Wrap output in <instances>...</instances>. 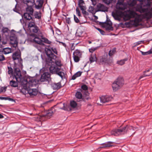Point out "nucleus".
<instances>
[{
  "label": "nucleus",
  "mask_w": 152,
  "mask_h": 152,
  "mask_svg": "<svg viewBox=\"0 0 152 152\" xmlns=\"http://www.w3.org/2000/svg\"><path fill=\"white\" fill-rule=\"evenodd\" d=\"M10 43L12 46L15 48L17 46L18 42L15 36H11L10 37Z\"/></svg>",
  "instance_id": "12"
},
{
  "label": "nucleus",
  "mask_w": 152,
  "mask_h": 152,
  "mask_svg": "<svg viewBox=\"0 0 152 152\" xmlns=\"http://www.w3.org/2000/svg\"><path fill=\"white\" fill-rule=\"evenodd\" d=\"M76 53L74 51L73 53L74 59L75 62H76V55L75 54Z\"/></svg>",
  "instance_id": "58"
},
{
  "label": "nucleus",
  "mask_w": 152,
  "mask_h": 152,
  "mask_svg": "<svg viewBox=\"0 0 152 152\" xmlns=\"http://www.w3.org/2000/svg\"><path fill=\"white\" fill-rule=\"evenodd\" d=\"M8 73L9 75H13V79L15 78L18 82H21L22 81V76L20 69L18 68L14 67V71L12 68L10 66L7 67Z\"/></svg>",
  "instance_id": "1"
},
{
  "label": "nucleus",
  "mask_w": 152,
  "mask_h": 152,
  "mask_svg": "<svg viewBox=\"0 0 152 152\" xmlns=\"http://www.w3.org/2000/svg\"><path fill=\"white\" fill-rule=\"evenodd\" d=\"M70 105L64 103L63 106L60 109L67 111H71L72 108L76 107V102L74 100H71L70 102Z\"/></svg>",
  "instance_id": "8"
},
{
  "label": "nucleus",
  "mask_w": 152,
  "mask_h": 152,
  "mask_svg": "<svg viewBox=\"0 0 152 152\" xmlns=\"http://www.w3.org/2000/svg\"><path fill=\"white\" fill-rule=\"evenodd\" d=\"M51 80L50 74L48 72H44L42 75L40 79V81L41 82H47L50 83Z\"/></svg>",
  "instance_id": "9"
},
{
  "label": "nucleus",
  "mask_w": 152,
  "mask_h": 152,
  "mask_svg": "<svg viewBox=\"0 0 152 152\" xmlns=\"http://www.w3.org/2000/svg\"><path fill=\"white\" fill-rule=\"evenodd\" d=\"M95 28L96 29H97L100 32V33L102 34L103 35H104L105 32L103 30L101 29H100L99 28H97L96 27H95Z\"/></svg>",
  "instance_id": "47"
},
{
  "label": "nucleus",
  "mask_w": 152,
  "mask_h": 152,
  "mask_svg": "<svg viewBox=\"0 0 152 152\" xmlns=\"http://www.w3.org/2000/svg\"><path fill=\"white\" fill-rule=\"evenodd\" d=\"M49 64L50 66L49 67V70L50 72L52 74H56L63 79V76L64 75V72L61 71V68H59L56 65L53 64L52 63H48Z\"/></svg>",
  "instance_id": "4"
},
{
  "label": "nucleus",
  "mask_w": 152,
  "mask_h": 152,
  "mask_svg": "<svg viewBox=\"0 0 152 152\" xmlns=\"http://www.w3.org/2000/svg\"><path fill=\"white\" fill-rule=\"evenodd\" d=\"M48 48L45 50L46 53L48 58L47 59V62L48 61L50 62L52 61V59L55 60L56 58V56L52 53V51L55 54H57V51L56 48L51 46V45L48 46Z\"/></svg>",
  "instance_id": "2"
},
{
  "label": "nucleus",
  "mask_w": 152,
  "mask_h": 152,
  "mask_svg": "<svg viewBox=\"0 0 152 152\" xmlns=\"http://www.w3.org/2000/svg\"><path fill=\"white\" fill-rule=\"evenodd\" d=\"M116 48H113L112 49L110 50L108 53L109 55L111 57L116 52Z\"/></svg>",
  "instance_id": "31"
},
{
  "label": "nucleus",
  "mask_w": 152,
  "mask_h": 152,
  "mask_svg": "<svg viewBox=\"0 0 152 152\" xmlns=\"http://www.w3.org/2000/svg\"><path fill=\"white\" fill-rule=\"evenodd\" d=\"M113 142L108 141L105 143L101 144L102 145L99 147L100 148H108L112 146Z\"/></svg>",
  "instance_id": "14"
},
{
  "label": "nucleus",
  "mask_w": 152,
  "mask_h": 152,
  "mask_svg": "<svg viewBox=\"0 0 152 152\" xmlns=\"http://www.w3.org/2000/svg\"><path fill=\"white\" fill-rule=\"evenodd\" d=\"M4 100H9V101H11V102H14L15 101V100L13 99L12 98H10L9 97H4Z\"/></svg>",
  "instance_id": "50"
},
{
  "label": "nucleus",
  "mask_w": 152,
  "mask_h": 152,
  "mask_svg": "<svg viewBox=\"0 0 152 152\" xmlns=\"http://www.w3.org/2000/svg\"><path fill=\"white\" fill-rule=\"evenodd\" d=\"M149 51L150 53H151V54H152V47L150 49V50H149Z\"/></svg>",
  "instance_id": "64"
},
{
  "label": "nucleus",
  "mask_w": 152,
  "mask_h": 152,
  "mask_svg": "<svg viewBox=\"0 0 152 152\" xmlns=\"http://www.w3.org/2000/svg\"><path fill=\"white\" fill-rule=\"evenodd\" d=\"M128 13L130 16V18H134L137 15V13L133 11H129Z\"/></svg>",
  "instance_id": "33"
},
{
  "label": "nucleus",
  "mask_w": 152,
  "mask_h": 152,
  "mask_svg": "<svg viewBox=\"0 0 152 152\" xmlns=\"http://www.w3.org/2000/svg\"><path fill=\"white\" fill-rule=\"evenodd\" d=\"M115 82L121 87L124 84V79L122 77H118Z\"/></svg>",
  "instance_id": "20"
},
{
  "label": "nucleus",
  "mask_w": 152,
  "mask_h": 152,
  "mask_svg": "<svg viewBox=\"0 0 152 152\" xmlns=\"http://www.w3.org/2000/svg\"><path fill=\"white\" fill-rule=\"evenodd\" d=\"M48 63H52L54 65H56L59 68H60V67L62 65L61 61H56L55 60H55L52 59V61L51 62H50L48 61L47 62V59L46 60V64H48Z\"/></svg>",
  "instance_id": "16"
},
{
  "label": "nucleus",
  "mask_w": 152,
  "mask_h": 152,
  "mask_svg": "<svg viewBox=\"0 0 152 152\" xmlns=\"http://www.w3.org/2000/svg\"><path fill=\"white\" fill-rule=\"evenodd\" d=\"M53 109V108H52V110H49L48 111H47L45 115H42V117H47L48 118H50V116H52L53 113V112L52 110Z\"/></svg>",
  "instance_id": "19"
},
{
  "label": "nucleus",
  "mask_w": 152,
  "mask_h": 152,
  "mask_svg": "<svg viewBox=\"0 0 152 152\" xmlns=\"http://www.w3.org/2000/svg\"><path fill=\"white\" fill-rule=\"evenodd\" d=\"M152 74V72L151 74H150L149 75H146L145 74H144L143 75H142V76H140V77L139 78V79H141V78H142L143 77L150 76Z\"/></svg>",
  "instance_id": "53"
},
{
  "label": "nucleus",
  "mask_w": 152,
  "mask_h": 152,
  "mask_svg": "<svg viewBox=\"0 0 152 152\" xmlns=\"http://www.w3.org/2000/svg\"><path fill=\"white\" fill-rule=\"evenodd\" d=\"M112 87L114 91H116L121 87L115 81L112 84Z\"/></svg>",
  "instance_id": "25"
},
{
  "label": "nucleus",
  "mask_w": 152,
  "mask_h": 152,
  "mask_svg": "<svg viewBox=\"0 0 152 152\" xmlns=\"http://www.w3.org/2000/svg\"><path fill=\"white\" fill-rule=\"evenodd\" d=\"M32 30L33 32L34 33H37L39 31V29L37 26H35L32 29Z\"/></svg>",
  "instance_id": "39"
},
{
  "label": "nucleus",
  "mask_w": 152,
  "mask_h": 152,
  "mask_svg": "<svg viewBox=\"0 0 152 152\" xmlns=\"http://www.w3.org/2000/svg\"><path fill=\"white\" fill-rule=\"evenodd\" d=\"M20 56L21 53L20 50L17 51L12 54V58L15 66H22L23 60Z\"/></svg>",
  "instance_id": "5"
},
{
  "label": "nucleus",
  "mask_w": 152,
  "mask_h": 152,
  "mask_svg": "<svg viewBox=\"0 0 152 152\" xmlns=\"http://www.w3.org/2000/svg\"><path fill=\"white\" fill-rule=\"evenodd\" d=\"M7 89V87H0V93L2 92H5Z\"/></svg>",
  "instance_id": "43"
},
{
  "label": "nucleus",
  "mask_w": 152,
  "mask_h": 152,
  "mask_svg": "<svg viewBox=\"0 0 152 152\" xmlns=\"http://www.w3.org/2000/svg\"><path fill=\"white\" fill-rule=\"evenodd\" d=\"M94 9L93 7L91 6H90L89 7V9L88 10V11L89 12L91 13H93L94 12Z\"/></svg>",
  "instance_id": "49"
},
{
  "label": "nucleus",
  "mask_w": 152,
  "mask_h": 152,
  "mask_svg": "<svg viewBox=\"0 0 152 152\" xmlns=\"http://www.w3.org/2000/svg\"><path fill=\"white\" fill-rule=\"evenodd\" d=\"M3 53L1 51H0V61H2L5 60V58L3 55Z\"/></svg>",
  "instance_id": "41"
},
{
  "label": "nucleus",
  "mask_w": 152,
  "mask_h": 152,
  "mask_svg": "<svg viewBox=\"0 0 152 152\" xmlns=\"http://www.w3.org/2000/svg\"><path fill=\"white\" fill-rule=\"evenodd\" d=\"M22 79H23L22 80V82H18V83H23V80H24V79L22 77ZM16 81H15L13 80H12L11 81H10V85L12 87H16L18 86V82L16 80Z\"/></svg>",
  "instance_id": "18"
},
{
  "label": "nucleus",
  "mask_w": 152,
  "mask_h": 152,
  "mask_svg": "<svg viewBox=\"0 0 152 152\" xmlns=\"http://www.w3.org/2000/svg\"><path fill=\"white\" fill-rule=\"evenodd\" d=\"M143 41H138L137 42V45H139V44H141V43H143Z\"/></svg>",
  "instance_id": "62"
},
{
  "label": "nucleus",
  "mask_w": 152,
  "mask_h": 152,
  "mask_svg": "<svg viewBox=\"0 0 152 152\" xmlns=\"http://www.w3.org/2000/svg\"><path fill=\"white\" fill-rule=\"evenodd\" d=\"M142 2V4H144V6L149 7L151 5V3L149 0H138Z\"/></svg>",
  "instance_id": "24"
},
{
  "label": "nucleus",
  "mask_w": 152,
  "mask_h": 152,
  "mask_svg": "<svg viewBox=\"0 0 152 152\" xmlns=\"http://www.w3.org/2000/svg\"><path fill=\"white\" fill-rule=\"evenodd\" d=\"M132 1V2H129V4L130 6H134L135 4V2L134 1V0H130V1L131 2Z\"/></svg>",
  "instance_id": "54"
},
{
  "label": "nucleus",
  "mask_w": 152,
  "mask_h": 152,
  "mask_svg": "<svg viewBox=\"0 0 152 152\" xmlns=\"http://www.w3.org/2000/svg\"><path fill=\"white\" fill-rule=\"evenodd\" d=\"M31 20V21L29 22L28 26L30 27H34V26H35L34 19V18H32V19H31L30 20Z\"/></svg>",
  "instance_id": "30"
},
{
  "label": "nucleus",
  "mask_w": 152,
  "mask_h": 152,
  "mask_svg": "<svg viewBox=\"0 0 152 152\" xmlns=\"http://www.w3.org/2000/svg\"><path fill=\"white\" fill-rule=\"evenodd\" d=\"M96 7L98 11L105 12L107 10V8L102 4L99 3Z\"/></svg>",
  "instance_id": "15"
},
{
  "label": "nucleus",
  "mask_w": 152,
  "mask_h": 152,
  "mask_svg": "<svg viewBox=\"0 0 152 152\" xmlns=\"http://www.w3.org/2000/svg\"><path fill=\"white\" fill-rule=\"evenodd\" d=\"M81 88L83 90L86 91L88 89V87L86 84H83L81 86Z\"/></svg>",
  "instance_id": "46"
},
{
  "label": "nucleus",
  "mask_w": 152,
  "mask_h": 152,
  "mask_svg": "<svg viewBox=\"0 0 152 152\" xmlns=\"http://www.w3.org/2000/svg\"><path fill=\"white\" fill-rule=\"evenodd\" d=\"M96 50V48H91L89 49V51L91 53H92L94 51H95Z\"/></svg>",
  "instance_id": "55"
},
{
  "label": "nucleus",
  "mask_w": 152,
  "mask_h": 152,
  "mask_svg": "<svg viewBox=\"0 0 152 152\" xmlns=\"http://www.w3.org/2000/svg\"><path fill=\"white\" fill-rule=\"evenodd\" d=\"M16 5L15 6V8H14L13 9V10L14 11V12H17V13H18L19 14H20V10L17 9L16 8Z\"/></svg>",
  "instance_id": "52"
},
{
  "label": "nucleus",
  "mask_w": 152,
  "mask_h": 152,
  "mask_svg": "<svg viewBox=\"0 0 152 152\" xmlns=\"http://www.w3.org/2000/svg\"><path fill=\"white\" fill-rule=\"evenodd\" d=\"M128 60L127 58H125L124 59L121 60L119 61H118L117 62V64L120 65H122L124 64L125 61Z\"/></svg>",
  "instance_id": "34"
},
{
  "label": "nucleus",
  "mask_w": 152,
  "mask_h": 152,
  "mask_svg": "<svg viewBox=\"0 0 152 152\" xmlns=\"http://www.w3.org/2000/svg\"><path fill=\"white\" fill-rule=\"evenodd\" d=\"M77 14H78V15L79 16H80L81 15V14H80V12L78 8L77 7Z\"/></svg>",
  "instance_id": "57"
},
{
  "label": "nucleus",
  "mask_w": 152,
  "mask_h": 152,
  "mask_svg": "<svg viewBox=\"0 0 152 152\" xmlns=\"http://www.w3.org/2000/svg\"><path fill=\"white\" fill-rule=\"evenodd\" d=\"M112 15L115 19L120 20V18L119 16L116 13H112Z\"/></svg>",
  "instance_id": "36"
},
{
  "label": "nucleus",
  "mask_w": 152,
  "mask_h": 152,
  "mask_svg": "<svg viewBox=\"0 0 152 152\" xmlns=\"http://www.w3.org/2000/svg\"><path fill=\"white\" fill-rule=\"evenodd\" d=\"M34 9L32 6H27L26 9V12L23 15V17L27 20H30L32 19V16H33Z\"/></svg>",
  "instance_id": "6"
},
{
  "label": "nucleus",
  "mask_w": 152,
  "mask_h": 152,
  "mask_svg": "<svg viewBox=\"0 0 152 152\" xmlns=\"http://www.w3.org/2000/svg\"><path fill=\"white\" fill-rule=\"evenodd\" d=\"M83 72L81 71H78L77 72V77L80 76Z\"/></svg>",
  "instance_id": "56"
},
{
  "label": "nucleus",
  "mask_w": 152,
  "mask_h": 152,
  "mask_svg": "<svg viewBox=\"0 0 152 152\" xmlns=\"http://www.w3.org/2000/svg\"><path fill=\"white\" fill-rule=\"evenodd\" d=\"M123 18L124 20L127 21L130 20V16L129 14L126 12H124L122 14Z\"/></svg>",
  "instance_id": "26"
},
{
  "label": "nucleus",
  "mask_w": 152,
  "mask_h": 152,
  "mask_svg": "<svg viewBox=\"0 0 152 152\" xmlns=\"http://www.w3.org/2000/svg\"><path fill=\"white\" fill-rule=\"evenodd\" d=\"M134 130L133 127L132 126L127 125L126 126L119 129H115L111 132L112 135L117 136L120 134H123L127 133L129 131Z\"/></svg>",
  "instance_id": "3"
},
{
  "label": "nucleus",
  "mask_w": 152,
  "mask_h": 152,
  "mask_svg": "<svg viewBox=\"0 0 152 152\" xmlns=\"http://www.w3.org/2000/svg\"><path fill=\"white\" fill-rule=\"evenodd\" d=\"M51 87L54 90H57L60 89L61 87V82L58 83H52L50 84Z\"/></svg>",
  "instance_id": "13"
},
{
  "label": "nucleus",
  "mask_w": 152,
  "mask_h": 152,
  "mask_svg": "<svg viewBox=\"0 0 152 152\" xmlns=\"http://www.w3.org/2000/svg\"><path fill=\"white\" fill-rule=\"evenodd\" d=\"M100 102L102 103H105L112 100V97L111 96H103L100 98Z\"/></svg>",
  "instance_id": "11"
},
{
  "label": "nucleus",
  "mask_w": 152,
  "mask_h": 152,
  "mask_svg": "<svg viewBox=\"0 0 152 152\" xmlns=\"http://www.w3.org/2000/svg\"><path fill=\"white\" fill-rule=\"evenodd\" d=\"M76 78V73L74 75L72 76V79L73 80H75Z\"/></svg>",
  "instance_id": "60"
},
{
  "label": "nucleus",
  "mask_w": 152,
  "mask_h": 152,
  "mask_svg": "<svg viewBox=\"0 0 152 152\" xmlns=\"http://www.w3.org/2000/svg\"><path fill=\"white\" fill-rule=\"evenodd\" d=\"M30 83H33V85H35L36 81L34 80H30L29 82V83L30 84Z\"/></svg>",
  "instance_id": "59"
},
{
  "label": "nucleus",
  "mask_w": 152,
  "mask_h": 152,
  "mask_svg": "<svg viewBox=\"0 0 152 152\" xmlns=\"http://www.w3.org/2000/svg\"><path fill=\"white\" fill-rule=\"evenodd\" d=\"M34 42L40 45H44V44L43 41L39 37H35L33 39Z\"/></svg>",
  "instance_id": "21"
},
{
  "label": "nucleus",
  "mask_w": 152,
  "mask_h": 152,
  "mask_svg": "<svg viewBox=\"0 0 152 152\" xmlns=\"http://www.w3.org/2000/svg\"><path fill=\"white\" fill-rule=\"evenodd\" d=\"M103 1L107 4H109L112 2L113 1L112 0H103Z\"/></svg>",
  "instance_id": "51"
},
{
  "label": "nucleus",
  "mask_w": 152,
  "mask_h": 152,
  "mask_svg": "<svg viewBox=\"0 0 152 152\" xmlns=\"http://www.w3.org/2000/svg\"><path fill=\"white\" fill-rule=\"evenodd\" d=\"M84 4V1L83 0H79L78 1V6L82 10V13L85 15H88V13L86 10V8Z\"/></svg>",
  "instance_id": "10"
},
{
  "label": "nucleus",
  "mask_w": 152,
  "mask_h": 152,
  "mask_svg": "<svg viewBox=\"0 0 152 152\" xmlns=\"http://www.w3.org/2000/svg\"><path fill=\"white\" fill-rule=\"evenodd\" d=\"M82 95L80 92L77 91V98L81 99L82 98Z\"/></svg>",
  "instance_id": "38"
},
{
  "label": "nucleus",
  "mask_w": 152,
  "mask_h": 152,
  "mask_svg": "<svg viewBox=\"0 0 152 152\" xmlns=\"http://www.w3.org/2000/svg\"><path fill=\"white\" fill-rule=\"evenodd\" d=\"M42 39L44 40V42L45 43L47 44H50L51 43V42L49 41L48 39L47 38H42Z\"/></svg>",
  "instance_id": "45"
},
{
  "label": "nucleus",
  "mask_w": 152,
  "mask_h": 152,
  "mask_svg": "<svg viewBox=\"0 0 152 152\" xmlns=\"http://www.w3.org/2000/svg\"><path fill=\"white\" fill-rule=\"evenodd\" d=\"M105 29L107 31H113V28L112 25H109L106 26Z\"/></svg>",
  "instance_id": "37"
},
{
  "label": "nucleus",
  "mask_w": 152,
  "mask_h": 152,
  "mask_svg": "<svg viewBox=\"0 0 152 152\" xmlns=\"http://www.w3.org/2000/svg\"><path fill=\"white\" fill-rule=\"evenodd\" d=\"M24 94H28L30 96L34 97L37 95L38 93V90L36 88H31L29 87L26 88L22 89L21 90Z\"/></svg>",
  "instance_id": "7"
},
{
  "label": "nucleus",
  "mask_w": 152,
  "mask_h": 152,
  "mask_svg": "<svg viewBox=\"0 0 152 152\" xmlns=\"http://www.w3.org/2000/svg\"><path fill=\"white\" fill-rule=\"evenodd\" d=\"M82 53L80 50L77 49V62L79 61L80 58H82Z\"/></svg>",
  "instance_id": "27"
},
{
  "label": "nucleus",
  "mask_w": 152,
  "mask_h": 152,
  "mask_svg": "<svg viewBox=\"0 0 152 152\" xmlns=\"http://www.w3.org/2000/svg\"><path fill=\"white\" fill-rule=\"evenodd\" d=\"M11 48L7 47L3 48L1 52L4 54H7L11 53Z\"/></svg>",
  "instance_id": "23"
},
{
  "label": "nucleus",
  "mask_w": 152,
  "mask_h": 152,
  "mask_svg": "<svg viewBox=\"0 0 152 152\" xmlns=\"http://www.w3.org/2000/svg\"><path fill=\"white\" fill-rule=\"evenodd\" d=\"M116 8L119 10H124L126 9V5H125L121 6L116 5Z\"/></svg>",
  "instance_id": "35"
},
{
  "label": "nucleus",
  "mask_w": 152,
  "mask_h": 152,
  "mask_svg": "<svg viewBox=\"0 0 152 152\" xmlns=\"http://www.w3.org/2000/svg\"><path fill=\"white\" fill-rule=\"evenodd\" d=\"M34 16L35 18L37 19H40L41 18L42 14L40 11H36L34 12Z\"/></svg>",
  "instance_id": "28"
},
{
  "label": "nucleus",
  "mask_w": 152,
  "mask_h": 152,
  "mask_svg": "<svg viewBox=\"0 0 152 152\" xmlns=\"http://www.w3.org/2000/svg\"><path fill=\"white\" fill-rule=\"evenodd\" d=\"M9 30L7 28L3 27L2 29V31L3 33H8Z\"/></svg>",
  "instance_id": "44"
},
{
  "label": "nucleus",
  "mask_w": 152,
  "mask_h": 152,
  "mask_svg": "<svg viewBox=\"0 0 152 152\" xmlns=\"http://www.w3.org/2000/svg\"><path fill=\"white\" fill-rule=\"evenodd\" d=\"M38 3V4H36L35 5V7L36 8L38 9H41L42 7L43 2L41 0H39L37 1Z\"/></svg>",
  "instance_id": "29"
},
{
  "label": "nucleus",
  "mask_w": 152,
  "mask_h": 152,
  "mask_svg": "<svg viewBox=\"0 0 152 152\" xmlns=\"http://www.w3.org/2000/svg\"><path fill=\"white\" fill-rule=\"evenodd\" d=\"M96 59V57L94 56H91L89 58V60L91 63H92L95 61Z\"/></svg>",
  "instance_id": "42"
},
{
  "label": "nucleus",
  "mask_w": 152,
  "mask_h": 152,
  "mask_svg": "<svg viewBox=\"0 0 152 152\" xmlns=\"http://www.w3.org/2000/svg\"><path fill=\"white\" fill-rule=\"evenodd\" d=\"M4 97H0V99L3 100H4Z\"/></svg>",
  "instance_id": "63"
},
{
  "label": "nucleus",
  "mask_w": 152,
  "mask_h": 152,
  "mask_svg": "<svg viewBox=\"0 0 152 152\" xmlns=\"http://www.w3.org/2000/svg\"><path fill=\"white\" fill-rule=\"evenodd\" d=\"M107 21H106L104 22H99L100 24H101L102 23H105L108 26L112 25V23L111 21L110 20H108L107 16Z\"/></svg>",
  "instance_id": "32"
},
{
  "label": "nucleus",
  "mask_w": 152,
  "mask_h": 152,
  "mask_svg": "<svg viewBox=\"0 0 152 152\" xmlns=\"http://www.w3.org/2000/svg\"><path fill=\"white\" fill-rule=\"evenodd\" d=\"M125 4L123 0H119L118 1L116 5H125Z\"/></svg>",
  "instance_id": "40"
},
{
  "label": "nucleus",
  "mask_w": 152,
  "mask_h": 152,
  "mask_svg": "<svg viewBox=\"0 0 152 152\" xmlns=\"http://www.w3.org/2000/svg\"><path fill=\"white\" fill-rule=\"evenodd\" d=\"M24 3L27 6H33L34 3V0H24Z\"/></svg>",
  "instance_id": "22"
},
{
  "label": "nucleus",
  "mask_w": 152,
  "mask_h": 152,
  "mask_svg": "<svg viewBox=\"0 0 152 152\" xmlns=\"http://www.w3.org/2000/svg\"><path fill=\"white\" fill-rule=\"evenodd\" d=\"M59 42L62 45H63V46H64L65 48H66V45L65 43H64L62 42Z\"/></svg>",
  "instance_id": "61"
},
{
  "label": "nucleus",
  "mask_w": 152,
  "mask_h": 152,
  "mask_svg": "<svg viewBox=\"0 0 152 152\" xmlns=\"http://www.w3.org/2000/svg\"><path fill=\"white\" fill-rule=\"evenodd\" d=\"M100 62L102 64L109 63V61L107 58V56H103L101 57L100 59Z\"/></svg>",
  "instance_id": "17"
},
{
  "label": "nucleus",
  "mask_w": 152,
  "mask_h": 152,
  "mask_svg": "<svg viewBox=\"0 0 152 152\" xmlns=\"http://www.w3.org/2000/svg\"><path fill=\"white\" fill-rule=\"evenodd\" d=\"M141 52L142 53V54L143 55H147L150 54H151V53H150L149 50L148 51L144 52L142 51H141Z\"/></svg>",
  "instance_id": "48"
}]
</instances>
